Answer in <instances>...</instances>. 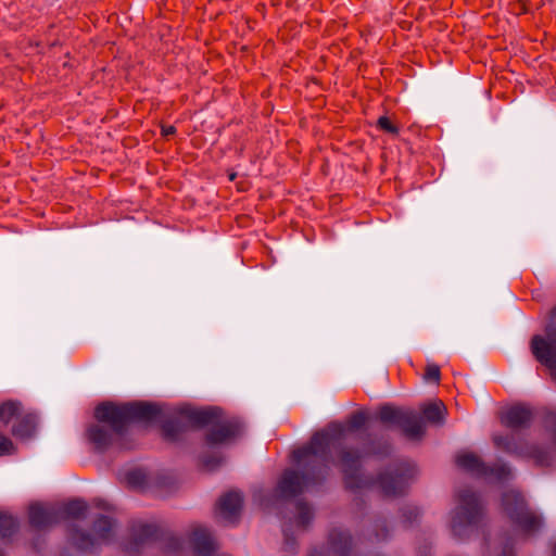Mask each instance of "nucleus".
I'll return each instance as SVG.
<instances>
[{
	"instance_id": "nucleus-17",
	"label": "nucleus",
	"mask_w": 556,
	"mask_h": 556,
	"mask_svg": "<svg viewBox=\"0 0 556 556\" xmlns=\"http://www.w3.org/2000/svg\"><path fill=\"white\" fill-rule=\"evenodd\" d=\"M243 507V494L239 491H229L222 495L217 502V514L227 523L238 522Z\"/></svg>"
},
{
	"instance_id": "nucleus-12",
	"label": "nucleus",
	"mask_w": 556,
	"mask_h": 556,
	"mask_svg": "<svg viewBox=\"0 0 556 556\" xmlns=\"http://www.w3.org/2000/svg\"><path fill=\"white\" fill-rule=\"evenodd\" d=\"M340 462L349 489H365L376 485L372 475H366L362 468V455L355 450H342Z\"/></svg>"
},
{
	"instance_id": "nucleus-21",
	"label": "nucleus",
	"mask_w": 556,
	"mask_h": 556,
	"mask_svg": "<svg viewBox=\"0 0 556 556\" xmlns=\"http://www.w3.org/2000/svg\"><path fill=\"white\" fill-rule=\"evenodd\" d=\"M363 534L370 542H382L390 538L391 528L381 515H375L363 526Z\"/></svg>"
},
{
	"instance_id": "nucleus-26",
	"label": "nucleus",
	"mask_w": 556,
	"mask_h": 556,
	"mask_svg": "<svg viewBox=\"0 0 556 556\" xmlns=\"http://www.w3.org/2000/svg\"><path fill=\"white\" fill-rule=\"evenodd\" d=\"M0 417H34L24 410L23 404L16 400L4 401L0 405Z\"/></svg>"
},
{
	"instance_id": "nucleus-8",
	"label": "nucleus",
	"mask_w": 556,
	"mask_h": 556,
	"mask_svg": "<svg viewBox=\"0 0 556 556\" xmlns=\"http://www.w3.org/2000/svg\"><path fill=\"white\" fill-rule=\"evenodd\" d=\"M530 350L534 358L549 370L556 381V307L552 311L551 321L545 328V337L533 336Z\"/></svg>"
},
{
	"instance_id": "nucleus-46",
	"label": "nucleus",
	"mask_w": 556,
	"mask_h": 556,
	"mask_svg": "<svg viewBox=\"0 0 556 556\" xmlns=\"http://www.w3.org/2000/svg\"><path fill=\"white\" fill-rule=\"evenodd\" d=\"M229 178L230 180H233L236 178V174H231Z\"/></svg>"
},
{
	"instance_id": "nucleus-29",
	"label": "nucleus",
	"mask_w": 556,
	"mask_h": 556,
	"mask_svg": "<svg viewBox=\"0 0 556 556\" xmlns=\"http://www.w3.org/2000/svg\"><path fill=\"white\" fill-rule=\"evenodd\" d=\"M202 469L206 471H215L225 464V457L218 453H202L199 457Z\"/></svg>"
},
{
	"instance_id": "nucleus-7",
	"label": "nucleus",
	"mask_w": 556,
	"mask_h": 556,
	"mask_svg": "<svg viewBox=\"0 0 556 556\" xmlns=\"http://www.w3.org/2000/svg\"><path fill=\"white\" fill-rule=\"evenodd\" d=\"M198 421L207 419H142L139 422V432H146L150 428H157L162 439L170 444L182 443L190 432L199 431Z\"/></svg>"
},
{
	"instance_id": "nucleus-43",
	"label": "nucleus",
	"mask_w": 556,
	"mask_h": 556,
	"mask_svg": "<svg viewBox=\"0 0 556 556\" xmlns=\"http://www.w3.org/2000/svg\"><path fill=\"white\" fill-rule=\"evenodd\" d=\"M355 505L361 508L365 505V501L362 497H357L355 500Z\"/></svg>"
},
{
	"instance_id": "nucleus-13",
	"label": "nucleus",
	"mask_w": 556,
	"mask_h": 556,
	"mask_svg": "<svg viewBox=\"0 0 556 556\" xmlns=\"http://www.w3.org/2000/svg\"><path fill=\"white\" fill-rule=\"evenodd\" d=\"M505 433H495L492 437L494 445L508 454H519V439L530 429L531 419H502Z\"/></svg>"
},
{
	"instance_id": "nucleus-35",
	"label": "nucleus",
	"mask_w": 556,
	"mask_h": 556,
	"mask_svg": "<svg viewBox=\"0 0 556 556\" xmlns=\"http://www.w3.org/2000/svg\"><path fill=\"white\" fill-rule=\"evenodd\" d=\"M377 126L384 132L397 135L399 128L387 116H380L377 121Z\"/></svg>"
},
{
	"instance_id": "nucleus-2",
	"label": "nucleus",
	"mask_w": 556,
	"mask_h": 556,
	"mask_svg": "<svg viewBox=\"0 0 556 556\" xmlns=\"http://www.w3.org/2000/svg\"><path fill=\"white\" fill-rule=\"evenodd\" d=\"M226 414L219 406L198 407L188 403L172 406L149 401H103L94 407L93 417H225Z\"/></svg>"
},
{
	"instance_id": "nucleus-4",
	"label": "nucleus",
	"mask_w": 556,
	"mask_h": 556,
	"mask_svg": "<svg viewBox=\"0 0 556 556\" xmlns=\"http://www.w3.org/2000/svg\"><path fill=\"white\" fill-rule=\"evenodd\" d=\"M142 419H92L86 428L88 442L96 452L106 451L116 440L139 432Z\"/></svg>"
},
{
	"instance_id": "nucleus-9",
	"label": "nucleus",
	"mask_w": 556,
	"mask_h": 556,
	"mask_svg": "<svg viewBox=\"0 0 556 556\" xmlns=\"http://www.w3.org/2000/svg\"><path fill=\"white\" fill-rule=\"evenodd\" d=\"M416 473V465L401 463L381 471L375 480L384 496L396 497L405 494L408 481L413 480Z\"/></svg>"
},
{
	"instance_id": "nucleus-18",
	"label": "nucleus",
	"mask_w": 556,
	"mask_h": 556,
	"mask_svg": "<svg viewBox=\"0 0 556 556\" xmlns=\"http://www.w3.org/2000/svg\"><path fill=\"white\" fill-rule=\"evenodd\" d=\"M164 536V530L155 523H138L131 528L130 542L127 549L138 552L141 547Z\"/></svg>"
},
{
	"instance_id": "nucleus-27",
	"label": "nucleus",
	"mask_w": 556,
	"mask_h": 556,
	"mask_svg": "<svg viewBox=\"0 0 556 556\" xmlns=\"http://www.w3.org/2000/svg\"><path fill=\"white\" fill-rule=\"evenodd\" d=\"M296 508V523L300 527L307 528L312 520L314 519V508L313 506L304 501L299 500L295 503Z\"/></svg>"
},
{
	"instance_id": "nucleus-45",
	"label": "nucleus",
	"mask_w": 556,
	"mask_h": 556,
	"mask_svg": "<svg viewBox=\"0 0 556 556\" xmlns=\"http://www.w3.org/2000/svg\"><path fill=\"white\" fill-rule=\"evenodd\" d=\"M553 556H556V543L554 544V547H553Z\"/></svg>"
},
{
	"instance_id": "nucleus-25",
	"label": "nucleus",
	"mask_w": 556,
	"mask_h": 556,
	"mask_svg": "<svg viewBox=\"0 0 556 556\" xmlns=\"http://www.w3.org/2000/svg\"><path fill=\"white\" fill-rule=\"evenodd\" d=\"M113 528V519L104 515H98L93 522L92 529L96 533L99 544L110 538Z\"/></svg>"
},
{
	"instance_id": "nucleus-23",
	"label": "nucleus",
	"mask_w": 556,
	"mask_h": 556,
	"mask_svg": "<svg viewBox=\"0 0 556 556\" xmlns=\"http://www.w3.org/2000/svg\"><path fill=\"white\" fill-rule=\"evenodd\" d=\"M11 433L21 440L30 439L37 431V425L34 419H12Z\"/></svg>"
},
{
	"instance_id": "nucleus-44",
	"label": "nucleus",
	"mask_w": 556,
	"mask_h": 556,
	"mask_svg": "<svg viewBox=\"0 0 556 556\" xmlns=\"http://www.w3.org/2000/svg\"><path fill=\"white\" fill-rule=\"evenodd\" d=\"M483 542H484V545L489 548V536H488V534H484Z\"/></svg>"
},
{
	"instance_id": "nucleus-33",
	"label": "nucleus",
	"mask_w": 556,
	"mask_h": 556,
	"mask_svg": "<svg viewBox=\"0 0 556 556\" xmlns=\"http://www.w3.org/2000/svg\"><path fill=\"white\" fill-rule=\"evenodd\" d=\"M368 452L381 458L388 457L392 453V445L387 440L372 441Z\"/></svg>"
},
{
	"instance_id": "nucleus-30",
	"label": "nucleus",
	"mask_w": 556,
	"mask_h": 556,
	"mask_svg": "<svg viewBox=\"0 0 556 556\" xmlns=\"http://www.w3.org/2000/svg\"><path fill=\"white\" fill-rule=\"evenodd\" d=\"M530 455L533 458L535 465L541 467H548L554 463V455L547 448L533 446L530 451Z\"/></svg>"
},
{
	"instance_id": "nucleus-36",
	"label": "nucleus",
	"mask_w": 556,
	"mask_h": 556,
	"mask_svg": "<svg viewBox=\"0 0 556 556\" xmlns=\"http://www.w3.org/2000/svg\"><path fill=\"white\" fill-rule=\"evenodd\" d=\"M161 540H165L166 548L169 552H177L181 548V541L164 532V536Z\"/></svg>"
},
{
	"instance_id": "nucleus-37",
	"label": "nucleus",
	"mask_w": 556,
	"mask_h": 556,
	"mask_svg": "<svg viewBox=\"0 0 556 556\" xmlns=\"http://www.w3.org/2000/svg\"><path fill=\"white\" fill-rule=\"evenodd\" d=\"M543 427L548 432L551 440L556 448V419H544Z\"/></svg>"
},
{
	"instance_id": "nucleus-34",
	"label": "nucleus",
	"mask_w": 556,
	"mask_h": 556,
	"mask_svg": "<svg viewBox=\"0 0 556 556\" xmlns=\"http://www.w3.org/2000/svg\"><path fill=\"white\" fill-rule=\"evenodd\" d=\"M422 379L429 383L439 384L441 381L440 366L434 363H428L422 375Z\"/></svg>"
},
{
	"instance_id": "nucleus-3",
	"label": "nucleus",
	"mask_w": 556,
	"mask_h": 556,
	"mask_svg": "<svg viewBox=\"0 0 556 556\" xmlns=\"http://www.w3.org/2000/svg\"><path fill=\"white\" fill-rule=\"evenodd\" d=\"M456 498L457 504L451 513V530L455 538L463 540L482 521L485 504L481 494L469 486L459 489Z\"/></svg>"
},
{
	"instance_id": "nucleus-41",
	"label": "nucleus",
	"mask_w": 556,
	"mask_h": 556,
	"mask_svg": "<svg viewBox=\"0 0 556 556\" xmlns=\"http://www.w3.org/2000/svg\"><path fill=\"white\" fill-rule=\"evenodd\" d=\"M175 131H176V128L174 126H168L166 128H163V135L164 136L174 135Z\"/></svg>"
},
{
	"instance_id": "nucleus-47",
	"label": "nucleus",
	"mask_w": 556,
	"mask_h": 556,
	"mask_svg": "<svg viewBox=\"0 0 556 556\" xmlns=\"http://www.w3.org/2000/svg\"><path fill=\"white\" fill-rule=\"evenodd\" d=\"M0 556H5V554L2 551H0Z\"/></svg>"
},
{
	"instance_id": "nucleus-1",
	"label": "nucleus",
	"mask_w": 556,
	"mask_h": 556,
	"mask_svg": "<svg viewBox=\"0 0 556 556\" xmlns=\"http://www.w3.org/2000/svg\"><path fill=\"white\" fill-rule=\"evenodd\" d=\"M344 432L345 427L341 422H331L327 428L316 431L307 444L292 452L296 469L287 468L270 493L254 491V501L265 507H274L321 485L329 471L330 447Z\"/></svg>"
},
{
	"instance_id": "nucleus-16",
	"label": "nucleus",
	"mask_w": 556,
	"mask_h": 556,
	"mask_svg": "<svg viewBox=\"0 0 556 556\" xmlns=\"http://www.w3.org/2000/svg\"><path fill=\"white\" fill-rule=\"evenodd\" d=\"M318 549L326 556H352L353 536L348 529L334 528L328 534L327 547L320 546Z\"/></svg>"
},
{
	"instance_id": "nucleus-6",
	"label": "nucleus",
	"mask_w": 556,
	"mask_h": 556,
	"mask_svg": "<svg viewBox=\"0 0 556 556\" xmlns=\"http://www.w3.org/2000/svg\"><path fill=\"white\" fill-rule=\"evenodd\" d=\"M503 511L517 523L526 533H533L542 527V520L539 516L528 509V504L523 495L514 489L503 492L501 498Z\"/></svg>"
},
{
	"instance_id": "nucleus-28",
	"label": "nucleus",
	"mask_w": 556,
	"mask_h": 556,
	"mask_svg": "<svg viewBox=\"0 0 556 556\" xmlns=\"http://www.w3.org/2000/svg\"><path fill=\"white\" fill-rule=\"evenodd\" d=\"M421 516V510L417 506L405 505L400 509L401 523L410 529L418 525Z\"/></svg>"
},
{
	"instance_id": "nucleus-11",
	"label": "nucleus",
	"mask_w": 556,
	"mask_h": 556,
	"mask_svg": "<svg viewBox=\"0 0 556 556\" xmlns=\"http://www.w3.org/2000/svg\"><path fill=\"white\" fill-rule=\"evenodd\" d=\"M456 464L463 470L478 477H483L493 482H505L513 476L511 469L507 464L488 466L473 453H463L457 455Z\"/></svg>"
},
{
	"instance_id": "nucleus-19",
	"label": "nucleus",
	"mask_w": 556,
	"mask_h": 556,
	"mask_svg": "<svg viewBox=\"0 0 556 556\" xmlns=\"http://www.w3.org/2000/svg\"><path fill=\"white\" fill-rule=\"evenodd\" d=\"M497 417H556L555 407H538L529 403L516 402L503 406Z\"/></svg>"
},
{
	"instance_id": "nucleus-20",
	"label": "nucleus",
	"mask_w": 556,
	"mask_h": 556,
	"mask_svg": "<svg viewBox=\"0 0 556 556\" xmlns=\"http://www.w3.org/2000/svg\"><path fill=\"white\" fill-rule=\"evenodd\" d=\"M67 536L71 544L84 553H91L100 545L94 535L78 527L77 523H70Z\"/></svg>"
},
{
	"instance_id": "nucleus-40",
	"label": "nucleus",
	"mask_w": 556,
	"mask_h": 556,
	"mask_svg": "<svg viewBox=\"0 0 556 556\" xmlns=\"http://www.w3.org/2000/svg\"><path fill=\"white\" fill-rule=\"evenodd\" d=\"M431 544L424 542L418 548V556H431Z\"/></svg>"
},
{
	"instance_id": "nucleus-38",
	"label": "nucleus",
	"mask_w": 556,
	"mask_h": 556,
	"mask_svg": "<svg viewBox=\"0 0 556 556\" xmlns=\"http://www.w3.org/2000/svg\"><path fill=\"white\" fill-rule=\"evenodd\" d=\"M13 444L10 439L7 437L0 435V455H3L5 453H10L12 450Z\"/></svg>"
},
{
	"instance_id": "nucleus-5",
	"label": "nucleus",
	"mask_w": 556,
	"mask_h": 556,
	"mask_svg": "<svg viewBox=\"0 0 556 556\" xmlns=\"http://www.w3.org/2000/svg\"><path fill=\"white\" fill-rule=\"evenodd\" d=\"M352 408L348 417H445L448 414L446 405L438 397L422 402L418 414L412 408L392 403L380 404L375 409L353 403Z\"/></svg>"
},
{
	"instance_id": "nucleus-10",
	"label": "nucleus",
	"mask_w": 556,
	"mask_h": 556,
	"mask_svg": "<svg viewBox=\"0 0 556 556\" xmlns=\"http://www.w3.org/2000/svg\"><path fill=\"white\" fill-rule=\"evenodd\" d=\"M198 421L199 431H203L204 443L212 448L230 444L243 431L242 424L237 419H211Z\"/></svg>"
},
{
	"instance_id": "nucleus-31",
	"label": "nucleus",
	"mask_w": 556,
	"mask_h": 556,
	"mask_svg": "<svg viewBox=\"0 0 556 556\" xmlns=\"http://www.w3.org/2000/svg\"><path fill=\"white\" fill-rule=\"evenodd\" d=\"M514 538L510 530H503L497 535V548L501 549L500 556H515L513 552Z\"/></svg>"
},
{
	"instance_id": "nucleus-32",
	"label": "nucleus",
	"mask_w": 556,
	"mask_h": 556,
	"mask_svg": "<svg viewBox=\"0 0 556 556\" xmlns=\"http://www.w3.org/2000/svg\"><path fill=\"white\" fill-rule=\"evenodd\" d=\"M147 479L148 476L142 469L129 470L125 476L127 484L134 489L143 486L147 483Z\"/></svg>"
},
{
	"instance_id": "nucleus-24",
	"label": "nucleus",
	"mask_w": 556,
	"mask_h": 556,
	"mask_svg": "<svg viewBox=\"0 0 556 556\" xmlns=\"http://www.w3.org/2000/svg\"><path fill=\"white\" fill-rule=\"evenodd\" d=\"M18 519L10 511L0 509V539L11 538L18 531Z\"/></svg>"
},
{
	"instance_id": "nucleus-15",
	"label": "nucleus",
	"mask_w": 556,
	"mask_h": 556,
	"mask_svg": "<svg viewBox=\"0 0 556 556\" xmlns=\"http://www.w3.org/2000/svg\"><path fill=\"white\" fill-rule=\"evenodd\" d=\"M28 520L30 526L37 530H45L55 526L61 521L58 504L31 503L28 508Z\"/></svg>"
},
{
	"instance_id": "nucleus-22",
	"label": "nucleus",
	"mask_w": 556,
	"mask_h": 556,
	"mask_svg": "<svg viewBox=\"0 0 556 556\" xmlns=\"http://www.w3.org/2000/svg\"><path fill=\"white\" fill-rule=\"evenodd\" d=\"M58 513L60 520L70 519L76 523L80 519H85L89 515V506L84 500H73L68 503L58 504Z\"/></svg>"
},
{
	"instance_id": "nucleus-42",
	"label": "nucleus",
	"mask_w": 556,
	"mask_h": 556,
	"mask_svg": "<svg viewBox=\"0 0 556 556\" xmlns=\"http://www.w3.org/2000/svg\"><path fill=\"white\" fill-rule=\"evenodd\" d=\"M96 505L103 509H109V505L103 500H97Z\"/></svg>"
},
{
	"instance_id": "nucleus-39",
	"label": "nucleus",
	"mask_w": 556,
	"mask_h": 556,
	"mask_svg": "<svg viewBox=\"0 0 556 556\" xmlns=\"http://www.w3.org/2000/svg\"><path fill=\"white\" fill-rule=\"evenodd\" d=\"M350 420H351V422H350L349 429L352 431H357V430H361L366 427V421L368 419L359 418V419H350Z\"/></svg>"
},
{
	"instance_id": "nucleus-14",
	"label": "nucleus",
	"mask_w": 556,
	"mask_h": 556,
	"mask_svg": "<svg viewBox=\"0 0 556 556\" xmlns=\"http://www.w3.org/2000/svg\"><path fill=\"white\" fill-rule=\"evenodd\" d=\"M388 421V427L405 439L419 442L424 439L428 419H381ZM437 427L443 426L444 419H430Z\"/></svg>"
}]
</instances>
